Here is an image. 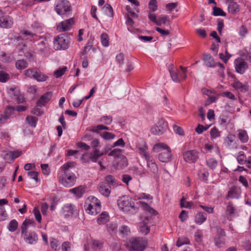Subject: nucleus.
Segmentation results:
<instances>
[{"instance_id":"nucleus-38","label":"nucleus","mask_w":251,"mask_h":251,"mask_svg":"<svg viewBox=\"0 0 251 251\" xmlns=\"http://www.w3.org/2000/svg\"><path fill=\"white\" fill-rule=\"evenodd\" d=\"M180 205L181 208L188 209H194L195 208L194 203L192 201H187L184 197L180 200Z\"/></svg>"},{"instance_id":"nucleus-10","label":"nucleus","mask_w":251,"mask_h":251,"mask_svg":"<svg viewBox=\"0 0 251 251\" xmlns=\"http://www.w3.org/2000/svg\"><path fill=\"white\" fill-rule=\"evenodd\" d=\"M61 213L65 219H72L77 214V209L75 205L72 203H67L62 207Z\"/></svg>"},{"instance_id":"nucleus-17","label":"nucleus","mask_w":251,"mask_h":251,"mask_svg":"<svg viewBox=\"0 0 251 251\" xmlns=\"http://www.w3.org/2000/svg\"><path fill=\"white\" fill-rule=\"evenodd\" d=\"M146 160L147 163V166L148 169V173L152 176L158 177V168L152 157H151L149 159H146Z\"/></svg>"},{"instance_id":"nucleus-12","label":"nucleus","mask_w":251,"mask_h":251,"mask_svg":"<svg viewBox=\"0 0 251 251\" xmlns=\"http://www.w3.org/2000/svg\"><path fill=\"white\" fill-rule=\"evenodd\" d=\"M184 160L189 164L195 163L199 157V152L195 150H189L184 151L183 154Z\"/></svg>"},{"instance_id":"nucleus-16","label":"nucleus","mask_w":251,"mask_h":251,"mask_svg":"<svg viewBox=\"0 0 251 251\" xmlns=\"http://www.w3.org/2000/svg\"><path fill=\"white\" fill-rule=\"evenodd\" d=\"M136 151L141 157L144 158L145 160L149 159L150 157H151L149 153L146 144L143 141L137 145Z\"/></svg>"},{"instance_id":"nucleus-33","label":"nucleus","mask_w":251,"mask_h":251,"mask_svg":"<svg viewBox=\"0 0 251 251\" xmlns=\"http://www.w3.org/2000/svg\"><path fill=\"white\" fill-rule=\"evenodd\" d=\"M22 34L26 37V39L31 42H35L39 39V37L35 33L31 31L25 30L22 31Z\"/></svg>"},{"instance_id":"nucleus-21","label":"nucleus","mask_w":251,"mask_h":251,"mask_svg":"<svg viewBox=\"0 0 251 251\" xmlns=\"http://www.w3.org/2000/svg\"><path fill=\"white\" fill-rule=\"evenodd\" d=\"M241 192L239 188L236 186L232 187L226 196V199H238L241 196Z\"/></svg>"},{"instance_id":"nucleus-58","label":"nucleus","mask_w":251,"mask_h":251,"mask_svg":"<svg viewBox=\"0 0 251 251\" xmlns=\"http://www.w3.org/2000/svg\"><path fill=\"white\" fill-rule=\"evenodd\" d=\"M213 14L215 16H225L226 15L225 12L221 8L216 7L213 8Z\"/></svg>"},{"instance_id":"nucleus-5","label":"nucleus","mask_w":251,"mask_h":251,"mask_svg":"<svg viewBox=\"0 0 251 251\" xmlns=\"http://www.w3.org/2000/svg\"><path fill=\"white\" fill-rule=\"evenodd\" d=\"M55 10L58 15L62 17L68 16L71 11L70 3L67 0H57L56 1Z\"/></svg>"},{"instance_id":"nucleus-23","label":"nucleus","mask_w":251,"mask_h":251,"mask_svg":"<svg viewBox=\"0 0 251 251\" xmlns=\"http://www.w3.org/2000/svg\"><path fill=\"white\" fill-rule=\"evenodd\" d=\"M13 24V19L9 16H3L0 18V26L3 28H10Z\"/></svg>"},{"instance_id":"nucleus-35","label":"nucleus","mask_w":251,"mask_h":251,"mask_svg":"<svg viewBox=\"0 0 251 251\" xmlns=\"http://www.w3.org/2000/svg\"><path fill=\"white\" fill-rule=\"evenodd\" d=\"M228 11L232 14L237 13L240 11V6L237 2L230 1L228 5Z\"/></svg>"},{"instance_id":"nucleus-30","label":"nucleus","mask_w":251,"mask_h":251,"mask_svg":"<svg viewBox=\"0 0 251 251\" xmlns=\"http://www.w3.org/2000/svg\"><path fill=\"white\" fill-rule=\"evenodd\" d=\"M69 191L70 193L74 194L77 198H80L82 197L85 192V187L80 185L78 187L70 189Z\"/></svg>"},{"instance_id":"nucleus-7","label":"nucleus","mask_w":251,"mask_h":251,"mask_svg":"<svg viewBox=\"0 0 251 251\" xmlns=\"http://www.w3.org/2000/svg\"><path fill=\"white\" fill-rule=\"evenodd\" d=\"M26 76L34 78L38 82L46 81L48 76L41 72L38 68H33L26 70L25 72Z\"/></svg>"},{"instance_id":"nucleus-56","label":"nucleus","mask_w":251,"mask_h":251,"mask_svg":"<svg viewBox=\"0 0 251 251\" xmlns=\"http://www.w3.org/2000/svg\"><path fill=\"white\" fill-rule=\"evenodd\" d=\"M125 142L123 140L122 138L119 139L117 141L115 142L111 146L110 149H112V148L115 147H120L122 148H124L125 146Z\"/></svg>"},{"instance_id":"nucleus-44","label":"nucleus","mask_w":251,"mask_h":251,"mask_svg":"<svg viewBox=\"0 0 251 251\" xmlns=\"http://www.w3.org/2000/svg\"><path fill=\"white\" fill-rule=\"evenodd\" d=\"M100 136L105 140H111L114 139L116 136L112 133L104 131L100 134Z\"/></svg>"},{"instance_id":"nucleus-22","label":"nucleus","mask_w":251,"mask_h":251,"mask_svg":"<svg viewBox=\"0 0 251 251\" xmlns=\"http://www.w3.org/2000/svg\"><path fill=\"white\" fill-rule=\"evenodd\" d=\"M172 157V150L170 148V150H166L160 152L158 155L159 160L162 162L167 163L170 162Z\"/></svg>"},{"instance_id":"nucleus-3","label":"nucleus","mask_w":251,"mask_h":251,"mask_svg":"<svg viewBox=\"0 0 251 251\" xmlns=\"http://www.w3.org/2000/svg\"><path fill=\"white\" fill-rule=\"evenodd\" d=\"M86 212L90 215H96L101 210V203L100 201L94 196L88 197L84 204Z\"/></svg>"},{"instance_id":"nucleus-57","label":"nucleus","mask_w":251,"mask_h":251,"mask_svg":"<svg viewBox=\"0 0 251 251\" xmlns=\"http://www.w3.org/2000/svg\"><path fill=\"white\" fill-rule=\"evenodd\" d=\"M10 78L9 75L2 71H0V82H6Z\"/></svg>"},{"instance_id":"nucleus-19","label":"nucleus","mask_w":251,"mask_h":251,"mask_svg":"<svg viewBox=\"0 0 251 251\" xmlns=\"http://www.w3.org/2000/svg\"><path fill=\"white\" fill-rule=\"evenodd\" d=\"M25 241L28 244L34 245L38 240V234L33 231H29L22 235Z\"/></svg>"},{"instance_id":"nucleus-15","label":"nucleus","mask_w":251,"mask_h":251,"mask_svg":"<svg viewBox=\"0 0 251 251\" xmlns=\"http://www.w3.org/2000/svg\"><path fill=\"white\" fill-rule=\"evenodd\" d=\"M202 60L204 64L210 68H214L217 66H219L220 68V71L223 72L225 69L224 66L220 62L216 63L212 56L210 54H205L203 55Z\"/></svg>"},{"instance_id":"nucleus-24","label":"nucleus","mask_w":251,"mask_h":251,"mask_svg":"<svg viewBox=\"0 0 251 251\" xmlns=\"http://www.w3.org/2000/svg\"><path fill=\"white\" fill-rule=\"evenodd\" d=\"M99 190L101 194L107 197L111 192V186L108 183L101 182L99 186Z\"/></svg>"},{"instance_id":"nucleus-61","label":"nucleus","mask_w":251,"mask_h":251,"mask_svg":"<svg viewBox=\"0 0 251 251\" xmlns=\"http://www.w3.org/2000/svg\"><path fill=\"white\" fill-rule=\"evenodd\" d=\"M119 232L123 235H126L130 233V230L129 227L127 226L123 225L120 227Z\"/></svg>"},{"instance_id":"nucleus-4","label":"nucleus","mask_w":251,"mask_h":251,"mask_svg":"<svg viewBox=\"0 0 251 251\" xmlns=\"http://www.w3.org/2000/svg\"><path fill=\"white\" fill-rule=\"evenodd\" d=\"M70 43V37L65 34H60L54 39L53 48L55 50H65L69 47Z\"/></svg>"},{"instance_id":"nucleus-34","label":"nucleus","mask_w":251,"mask_h":251,"mask_svg":"<svg viewBox=\"0 0 251 251\" xmlns=\"http://www.w3.org/2000/svg\"><path fill=\"white\" fill-rule=\"evenodd\" d=\"M166 150H170V147L166 144L159 143L155 144L153 147V151L155 152H162Z\"/></svg>"},{"instance_id":"nucleus-32","label":"nucleus","mask_w":251,"mask_h":251,"mask_svg":"<svg viewBox=\"0 0 251 251\" xmlns=\"http://www.w3.org/2000/svg\"><path fill=\"white\" fill-rule=\"evenodd\" d=\"M103 154V153L101 152L99 149H95L89 153V159L93 162H97L99 157Z\"/></svg>"},{"instance_id":"nucleus-43","label":"nucleus","mask_w":251,"mask_h":251,"mask_svg":"<svg viewBox=\"0 0 251 251\" xmlns=\"http://www.w3.org/2000/svg\"><path fill=\"white\" fill-rule=\"evenodd\" d=\"M102 10L105 15L110 17H113V9L110 4H105L102 7Z\"/></svg>"},{"instance_id":"nucleus-6","label":"nucleus","mask_w":251,"mask_h":251,"mask_svg":"<svg viewBox=\"0 0 251 251\" xmlns=\"http://www.w3.org/2000/svg\"><path fill=\"white\" fill-rule=\"evenodd\" d=\"M127 246L131 251H143L146 246V242L142 238H132L129 240Z\"/></svg>"},{"instance_id":"nucleus-60","label":"nucleus","mask_w":251,"mask_h":251,"mask_svg":"<svg viewBox=\"0 0 251 251\" xmlns=\"http://www.w3.org/2000/svg\"><path fill=\"white\" fill-rule=\"evenodd\" d=\"M50 247L52 249L57 251L59 249L58 241L55 238H51L50 242Z\"/></svg>"},{"instance_id":"nucleus-9","label":"nucleus","mask_w":251,"mask_h":251,"mask_svg":"<svg viewBox=\"0 0 251 251\" xmlns=\"http://www.w3.org/2000/svg\"><path fill=\"white\" fill-rule=\"evenodd\" d=\"M180 68L182 72L181 74L177 70L169 69V73L173 81L176 83L180 82L184 80L187 77V69L182 66H180Z\"/></svg>"},{"instance_id":"nucleus-62","label":"nucleus","mask_w":251,"mask_h":251,"mask_svg":"<svg viewBox=\"0 0 251 251\" xmlns=\"http://www.w3.org/2000/svg\"><path fill=\"white\" fill-rule=\"evenodd\" d=\"M149 8L151 11H155L157 9V4L156 0H151L149 3Z\"/></svg>"},{"instance_id":"nucleus-42","label":"nucleus","mask_w":251,"mask_h":251,"mask_svg":"<svg viewBox=\"0 0 251 251\" xmlns=\"http://www.w3.org/2000/svg\"><path fill=\"white\" fill-rule=\"evenodd\" d=\"M139 231L141 233L146 235L150 232V229L146 223H140L139 225Z\"/></svg>"},{"instance_id":"nucleus-49","label":"nucleus","mask_w":251,"mask_h":251,"mask_svg":"<svg viewBox=\"0 0 251 251\" xmlns=\"http://www.w3.org/2000/svg\"><path fill=\"white\" fill-rule=\"evenodd\" d=\"M236 159L238 163L241 165H243L246 162V156L242 151L239 152V155L237 156Z\"/></svg>"},{"instance_id":"nucleus-37","label":"nucleus","mask_w":251,"mask_h":251,"mask_svg":"<svg viewBox=\"0 0 251 251\" xmlns=\"http://www.w3.org/2000/svg\"><path fill=\"white\" fill-rule=\"evenodd\" d=\"M37 49L40 52L45 53L49 50V44L46 39L40 41L37 45Z\"/></svg>"},{"instance_id":"nucleus-52","label":"nucleus","mask_w":251,"mask_h":251,"mask_svg":"<svg viewBox=\"0 0 251 251\" xmlns=\"http://www.w3.org/2000/svg\"><path fill=\"white\" fill-rule=\"evenodd\" d=\"M26 120L32 127H35L36 126L38 119L35 117L28 116L26 117Z\"/></svg>"},{"instance_id":"nucleus-11","label":"nucleus","mask_w":251,"mask_h":251,"mask_svg":"<svg viewBox=\"0 0 251 251\" xmlns=\"http://www.w3.org/2000/svg\"><path fill=\"white\" fill-rule=\"evenodd\" d=\"M167 128V123L163 119H159L155 125L150 129L151 132L154 135L162 134Z\"/></svg>"},{"instance_id":"nucleus-27","label":"nucleus","mask_w":251,"mask_h":251,"mask_svg":"<svg viewBox=\"0 0 251 251\" xmlns=\"http://www.w3.org/2000/svg\"><path fill=\"white\" fill-rule=\"evenodd\" d=\"M13 112L14 108L13 107H7L5 109L4 114L0 115V125L3 124L7 119H8Z\"/></svg>"},{"instance_id":"nucleus-63","label":"nucleus","mask_w":251,"mask_h":251,"mask_svg":"<svg viewBox=\"0 0 251 251\" xmlns=\"http://www.w3.org/2000/svg\"><path fill=\"white\" fill-rule=\"evenodd\" d=\"M35 218L38 223H40L42 221V216L40 211L36 208H34L33 210Z\"/></svg>"},{"instance_id":"nucleus-41","label":"nucleus","mask_w":251,"mask_h":251,"mask_svg":"<svg viewBox=\"0 0 251 251\" xmlns=\"http://www.w3.org/2000/svg\"><path fill=\"white\" fill-rule=\"evenodd\" d=\"M162 24L165 25H169L170 24L169 18L168 16L161 15L158 17L156 25H161Z\"/></svg>"},{"instance_id":"nucleus-1","label":"nucleus","mask_w":251,"mask_h":251,"mask_svg":"<svg viewBox=\"0 0 251 251\" xmlns=\"http://www.w3.org/2000/svg\"><path fill=\"white\" fill-rule=\"evenodd\" d=\"M74 163L68 162L61 166L58 174L59 182L66 187H70L75 185L76 181L75 174L69 170L73 166Z\"/></svg>"},{"instance_id":"nucleus-40","label":"nucleus","mask_w":251,"mask_h":251,"mask_svg":"<svg viewBox=\"0 0 251 251\" xmlns=\"http://www.w3.org/2000/svg\"><path fill=\"white\" fill-rule=\"evenodd\" d=\"M8 95L15 99L18 98L20 95V90L18 87H12L7 90Z\"/></svg>"},{"instance_id":"nucleus-26","label":"nucleus","mask_w":251,"mask_h":251,"mask_svg":"<svg viewBox=\"0 0 251 251\" xmlns=\"http://www.w3.org/2000/svg\"><path fill=\"white\" fill-rule=\"evenodd\" d=\"M52 93L48 92L42 95L37 101V105L40 106H44L48 102L52 97Z\"/></svg>"},{"instance_id":"nucleus-2","label":"nucleus","mask_w":251,"mask_h":251,"mask_svg":"<svg viewBox=\"0 0 251 251\" xmlns=\"http://www.w3.org/2000/svg\"><path fill=\"white\" fill-rule=\"evenodd\" d=\"M117 204L119 209L126 214L132 215L138 211L134 201L128 196H124L120 198L117 201Z\"/></svg>"},{"instance_id":"nucleus-46","label":"nucleus","mask_w":251,"mask_h":251,"mask_svg":"<svg viewBox=\"0 0 251 251\" xmlns=\"http://www.w3.org/2000/svg\"><path fill=\"white\" fill-rule=\"evenodd\" d=\"M234 213L235 209L233 206L231 204H228L226 207V214L230 220L234 217Z\"/></svg>"},{"instance_id":"nucleus-8","label":"nucleus","mask_w":251,"mask_h":251,"mask_svg":"<svg viewBox=\"0 0 251 251\" xmlns=\"http://www.w3.org/2000/svg\"><path fill=\"white\" fill-rule=\"evenodd\" d=\"M122 152V150L119 148L114 149L108 154L109 156H113L115 158L117 157V168L122 169L127 166V161L126 158L122 156H120Z\"/></svg>"},{"instance_id":"nucleus-55","label":"nucleus","mask_w":251,"mask_h":251,"mask_svg":"<svg viewBox=\"0 0 251 251\" xmlns=\"http://www.w3.org/2000/svg\"><path fill=\"white\" fill-rule=\"evenodd\" d=\"M113 119L111 116H103L100 119V122L103 124L109 125L112 122Z\"/></svg>"},{"instance_id":"nucleus-36","label":"nucleus","mask_w":251,"mask_h":251,"mask_svg":"<svg viewBox=\"0 0 251 251\" xmlns=\"http://www.w3.org/2000/svg\"><path fill=\"white\" fill-rule=\"evenodd\" d=\"M109 220V216L107 212H102L97 218V222L99 225L106 223Z\"/></svg>"},{"instance_id":"nucleus-13","label":"nucleus","mask_w":251,"mask_h":251,"mask_svg":"<svg viewBox=\"0 0 251 251\" xmlns=\"http://www.w3.org/2000/svg\"><path fill=\"white\" fill-rule=\"evenodd\" d=\"M75 22L73 18L64 20L56 24V30L60 32H63L71 29Z\"/></svg>"},{"instance_id":"nucleus-31","label":"nucleus","mask_w":251,"mask_h":251,"mask_svg":"<svg viewBox=\"0 0 251 251\" xmlns=\"http://www.w3.org/2000/svg\"><path fill=\"white\" fill-rule=\"evenodd\" d=\"M130 171L132 174L137 177H142L147 173L145 169L136 167L131 168Z\"/></svg>"},{"instance_id":"nucleus-53","label":"nucleus","mask_w":251,"mask_h":251,"mask_svg":"<svg viewBox=\"0 0 251 251\" xmlns=\"http://www.w3.org/2000/svg\"><path fill=\"white\" fill-rule=\"evenodd\" d=\"M207 165L211 169H215L218 165L217 161L214 158H210L206 161Z\"/></svg>"},{"instance_id":"nucleus-18","label":"nucleus","mask_w":251,"mask_h":251,"mask_svg":"<svg viewBox=\"0 0 251 251\" xmlns=\"http://www.w3.org/2000/svg\"><path fill=\"white\" fill-rule=\"evenodd\" d=\"M236 71L240 74H244L248 68L247 63L241 58H238L234 60Z\"/></svg>"},{"instance_id":"nucleus-20","label":"nucleus","mask_w":251,"mask_h":251,"mask_svg":"<svg viewBox=\"0 0 251 251\" xmlns=\"http://www.w3.org/2000/svg\"><path fill=\"white\" fill-rule=\"evenodd\" d=\"M235 136L232 134H229L225 140L224 144L229 149H236L237 147L235 142Z\"/></svg>"},{"instance_id":"nucleus-48","label":"nucleus","mask_w":251,"mask_h":251,"mask_svg":"<svg viewBox=\"0 0 251 251\" xmlns=\"http://www.w3.org/2000/svg\"><path fill=\"white\" fill-rule=\"evenodd\" d=\"M189 243L190 240L188 238L182 237L178 239L176 243V245L178 247H180L184 245L189 244Z\"/></svg>"},{"instance_id":"nucleus-39","label":"nucleus","mask_w":251,"mask_h":251,"mask_svg":"<svg viewBox=\"0 0 251 251\" xmlns=\"http://www.w3.org/2000/svg\"><path fill=\"white\" fill-rule=\"evenodd\" d=\"M31 27L33 31L37 33L42 32L44 28L43 25L38 21L34 22L32 24Z\"/></svg>"},{"instance_id":"nucleus-14","label":"nucleus","mask_w":251,"mask_h":251,"mask_svg":"<svg viewBox=\"0 0 251 251\" xmlns=\"http://www.w3.org/2000/svg\"><path fill=\"white\" fill-rule=\"evenodd\" d=\"M226 234L225 230L219 228L217 230V234L214 238V244L215 246L219 248H223L226 244Z\"/></svg>"},{"instance_id":"nucleus-28","label":"nucleus","mask_w":251,"mask_h":251,"mask_svg":"<svg viewBox=\"0 0 251 251\" xmlns=\"http://www.w3.org/2000/svg\"><path fill=\"white\" fill-rule=\"evenodd\" d=\"M232 86L236 90H239L241 92H246L249 89L247 83H242L239 81H235L232 84Z\"/></svg>"},{"instance_id":"nucleus-51","label":"nucleus","mask_w":251,"mask_h":251,"mask_svg":"<svg viewBox=\"0 0 251 251\" xmlns=\"http://www.w3.org/2000/svg\"><path fill=\"white\" fill-rule=\"evenodd\" d=\"M18 223L16 220H12L10 221L8 226V229L10 232H14L17 228Z\"/></svg>"},{"instance_id":"nucleus-54","label":"nucleus","mask_w":251,"mask_h":251,"mask_svg":"<svg viewBox=\"0 0 251 251\" xmlns=\"http://www.w3.org/2000/svg\"><path fill=\"white\" fill-rule=\"evenodd\" d=\"M67 70V67H63L62 68H59L55 71L54 73V75L56 78H59L62 76Z\"/></svg>"},{"instance_id":"nucleus-50","label":"nucleus","mask_w":251,"mask_h":251,"mask_svg":"<svg viewBox=\"0 0 251 251\" xmlns=\"http://www.w3.org/2000/svg\"><path fill=\"white\" fill-rule=\"evenodd\" d=\"M100 41L102 45L105 47H107L109 44V39L108 35L105 33H103L100 35Z\"/></svg>"},{"instance_id":"nucleus-29","label":"nucleus","mask_w":251,"mask_h":251,"mask_svg":"<svg viewBox=\"0 0 251 251\" xmlns=\"http://www.w3.org/2000/svg\"><path fill=\"white\" fill-rule=\"evenodd\" d=\"M237 137L242 143H247L249 139L247 131L242 129L237 130Z\"/></svg>"},{"instance_id":"nucleus-64","label":"nucleus","mask_w":251,"mask_h":251,"mask_svg":"<svg viewBox=\"0 0 251 251\" xmlns=\"http://www.w3.org/2000/svg\"><path fill=\"white\" fill-rule=\"evenodd\" d=\"M61 249L62 251H71V244L68 241L63 242L61 246Z\"/></svg>"},{"instance_id":"nucleus-25","label":"nucleus","mask_w":251,"mask_h":251,"mask_svg":"<svg viewBox=\"0 0 251 251\" xmlns=\"http://www.w3.org/2000/svg\"><path fill=\"white\" fill-rule=\"evenodd\" d=\"M207 214L203 212H199L194 216V222L198 225H201L207 220Z\"/></svg>"},{"instance_id":"nucleus-45","label":"nucleus","mask_w":251,"mask_h":251,"mask_svg":"<svg viewBox=\"0 0 251 251\" xmlns=\"http://www.w3.org/2000/svg\"><path fill=\"white\" fill-rule=\"evenodd\" d=\"M210 134L211 140H213L220 137L221 132L216 127H213L211 129Z\"/></svg>"},{"instance_id":"nucleus-59","label":"nucleus","mask_w":251,"mask_h":251,"mask_svg":"<svg viewBox=\"0 0 251 251\" xmlns=\"http://www.w3.org/2000/svg\"><path fill=\"white\" fill-rule=\"evenodd\" d=\"M8 215L5 208L3 206H0V221H3L7 219Z\"/></svg>"},{"instance_id":"nucleus-47","label":"nucleus","mask_w":251,"mask_h":251,"mask_svg":"<svg viewBox=\"0 0 251 251\" xmlns=\"http://www.w3.org/2000/svg\"><path fill=\"white\" fill-rule=\"evenodd\" d=\"M27 62L24 59L17 60L16 62V66L18 70L24 69L27 67Z\"/></svg>"}]
</instances>
